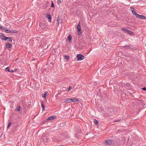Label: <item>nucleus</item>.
Returning <instances> with one entry per match:
<instances>
[{
	"label": "nucleus",
	"instance_id": "1",
	"mask_svg": "<svg viewBox=\"0 0 146 146\" xmlns=\"http://www.w3.org/2000/svg\"><path fill=\"white\" fill-rule=\"evenodd\" d=\"M105 144L106 145H113L114 144V141L112 139H108L106 140Z\"/></svg>",
	"mask_w": 146,
	"mask_h": 146
},
{
	"label": "nucleus",
	"instance_id": "2",
	"mask_svg": "<svg viewBox=\"0 0 146 146\" xmlns=\"http://www.w3.org/2000/svg\"><path fill=\"white\" fill-rule=\"evenodd\" d=\"M77 29L78 30V33L79 35L82 34V31L81 30V27L80 22H79L77 26Z\"/></svg>",
	"mask_w": 146,
	"mask_h": 146
},
{
	"label": "nucleus",
	"instance_id": "3",
	"mask_svg": "<svg viewBox=\"0 0 146 146\" xmlns=\"http://www.w3.org/2000/svg\"><path fill=\"white\" fill-rule=\"evenodd\" d=\"M77 60H81L84 58V56L81 54H78L77 55Z\"/></svg>",
	"mask_w": 146,
	"mask_h": 146
},
{
	"label": "nucleus",
	"instance_id": "4",
	"mask_svg": "<svg viewBox=\"0 0 146 146\" xmlns=\"http://www.w3.org/2000/svg\"><path fill=\"white\" fill-rule=\"evenodd\" d=\"M122 30L125 32L126 33H127L129 35H131L133 34V32L130 31V30L124 28L122 29Z\"/></svg>",
	"mask_w": 146,
	"mask_h": 146
},
{
	"label": "nucleus",
	"instance_id": "5",
	"mask_svg": "<svg viewBox=\"0 0 146 146\" xmlns=\"http://www.w3.org/2000/svg\"><path fill=\"white\" fill-rule=\"evenodd\" d=\"M3 30L5 32L9 33H11V30H10L9 29H6V28L5 27H3Z\"/></svg>",
	"mask_w": 146,
	"mask_h": 146
},
{
	"label": "nucleus",
	"instance_id": "6",
	"mask_svg": "<svg viewBox=\"0 0 146 146\" xmlns=\"http://www.w3.org/2000/svg\"><path fill=\"white\" fill-rule=\"evenodd\" d=\"M137 17L142 19H146V17L143 15H138Z\"/></svg>",
	"mask_w": 146,
	"mask_h": 146
},
{
	"label": "nucleus",
	"instance_id": "7",
	"mask_svg": "<svg viewBox=\"0 0 146 146\" xmlns=\"http://www.w3.org/2000/svg\"><path fill=\"white\" fill-rule=\"evenodd\" d=\"M56 117L55 116H51L49 117L48 118L46 119V121H47L48 120H52L55 119Z\"/></svg>",
	"mask_w": 146,
	"mask_h": 146
},
{
	"label": "nucleus",
	"instance_id": "8",
	"mask_svg": "<svg viewBox=\"0 0 146 146\" xmlns=\"http://www.w3.org/2000/svg\"><path fill=\"white\" fill-rule=\"evenodd\" d=\"M6 46L7 48H9L12 47V45L10 43H8L6 44Z\"/></svg>",
	"mask_w": 146,
	"mask_h": 146
},
{
	"label": "nucleus",
	"instance_id": "9",
	"mask_svg": "<svg viewBox=\"0 0 146 146\" xmlns=\"http://www.w3.org/2000/svg\"><path fill=\"white\" fill-rule=\"evenodd\" d=\"M46 17L48 18V20L49 22H51V16L50 15H48L46 16Z\"/></svg>",
	"mask_w": 146,
	"mask_h": 146
},
{
	"label": "nucleus",
	"instance_id": "10",
	"mask_svg": "<svg viewBox=\"0 0 146 146\" xmlns=\"http://www.w3.org/2000/svg\"><path fill=\"white\" fill-rule=\"evenodd\" d=\"M44 103L42 101L41 102V106L42 108V111H43L44 110L45 106L43 104Z\"/></svg>",
	"mask_w": 146,
	"mask_h": 146
},
{
	"label": "nucleus",
	"instance_id": "11",
	"mask_svg": "<svg viewBox=\"0 0 146 146\" xmlns=\"http://www.w3.org/2000/svg\"><path fill=\"white\" fill-rule=\"evenodd\" d=\"M48 94V92H45L43 94H42V96L43 97V98H45L46 97Z\"/></svg>",
	"mask_w": 146,
	"mask_h": 146
},
{
	"label": "nucleus",
	"instance_id": "12",
	"mask_svg": "<svg viewBox=\"0 0 146 146\" xmlns=\"http://www.w3.org/2000/svg\"><path fill=\"white\" fill-rule=\"evenodd\" d=\"M78 100V99H77L75 98H73L71 99V102H75L76 101H77Z\"/></svg>",
	"mask_w": 146,
	"mask_h": 146
},
{
	"label": "nucleus",
	"instance_id": "13",
	"mask_svg": "<svg viewBox=\"0 0 146 146\" xmlns=\"http://www.w3.org/2000/svg\"><path fill=\"white\" fill-rule=\"evenodd\" d=\"M60 17L59 16V15H58V17L57 19V22L58 23V26L59 24V21H60Z\"/></svg>",
	"mask_w": 146,
	"mask_h": 146
},
{
	"label": "nucleus",
	"instance_id": "14",
	"mask_svg": "<svg viewBox=\"0 0 146 146\" xmlns=\"http://www.w3.org/2000/svg\"><path fill=\"white\" fill-rule=\"evenodd\" d=\"M71 101V98H68L66 100L65 102H66V103H68L70 102Z\"/></svg>",
	"mask_w": 146,
	"mask_h": 146
},
{
	"label": "nucleus",
	"instance_id": "15",
	"mask_svg": "<svg viewBox=\"0 0 146 146\" xmlns=\"http://www.w3.org/2000/svg\"><path fill=\"white\" fill-rule=\"evenodd\" d=\"M68 40L69 42H70L72 39V36L71 35H69L68 37Z\"/></svg>",
	"mask_w": 146,
	"mask_h": 146
},
{
	"label": "nucleus",
	"instance_id": "16",
	"mask_svg": "<svg viewBox=\"0 0 146 146\" xmlns=\"http://www.w3.org/2000/svg\"><path fill=\"white\" fill-rule=\"evenodd\" d=\"M9 37H6L4 36L3 38H2V40L4 41L6 40L7 39H9Z\"/></svg>",
	"mask_w": 146,
	"mask_h": 146
},
{
	"label": "nucleus",
	"instance_id": "17",
	"mask_svg": "<svg viewBox=\"0 0 146 146\" xmlns=\"http://www.w3.org/2000/svg\"><path fill=\"white\" fill-rule=\"evenodd\" d=\"M132 13L133 15H135L137 17L138 16V15L139 14H138L135 11H132Z\"/></svg>",
	"mask_w": 146,
	"mask_h": 146
},
{
	"label": "nucleus",
	"instance_id": "18",
	"mask_svg": "<svg viewBox=\"0 0 146 146\" xmlns=\"http://www.w3.org/2000/svg\"><path fill=\"white\" fill-rule=\"evenodd\" d=\"M11 30V33H18V31L15 30Z\"/></svg>",
	"mask_w": 146,
	"mask_h": 146
},
{
	"label": "nucleus",
	"instance_id": "19",
	"mask_svg": "<svg viewBox=\"0 0 146 146\" xmlns=\"http://www.w3.org/2000/svg\"><path fill=\"white\" fill-rule=\"evenodd\" d=\"M4 36V35L2 33H0V38L1 40L2 38H3Z\"/></svg>",
	"mask_w": 146,
	"mask_h": 146
},
{
	"label": "nucleus",
	"instance_id": "20",
	"mask_svg": "<svg viewBox=\"0 0 146 146\" xmlns=\"http://www.w3.org/2000/svg\"><path fill=\"white\" fill-rule=\"evenodd\" d=\"M21 107L20 106H17L16 108V110L18 111H19L20 110Z\"/></svg>",
	"mask_w": 146,
	"mask_h": 146
},
{
	"label": "nucleus",
	"instance_id": "21",
	"mask_svg": "<svg viewBox=\"0 0 146 146\" xmlns=\"http://www.w3.org/2000/svg\"><path fill=\"white\" fill-rule=\"evenodd\" d=\"M63 1V0H58L57 1V3L58 4H59L60 3L62 2Z\"/></svg>",
	"mask_w": 146,
	"mask_h": 146
},
{
	"label": "nucleus",
	"instance_id": "22",
	"mask_svg": "<svg viewBox=\"0 0 146 146\" xmlns=\"http://www.w3.org/2000/svg\"><path fill=\"white\" fill-rule=\"evenodd\" d=\"M99 111H101L102 112H103L104 111L103 109L102 108H101V107H100L99 108Z\"/></svg>",
	"mask_w": 146,
	"mask_h": 146
},
{
	"label": "nucleus",
	"instance_id": "23",
	"mask_svg": "<svg viewBox=\"0 0 146 146\" xmlns=\"http://www.w3.org/2000/svg\"><path fill=\"white\" fill-rule=\"evenodd\" d=\"M94 123L97 125H98V121L96 120V119H95L94 120Z\"/></svg>",
	"mask_w": 146,
	"mask_h": 146
},
{
	"label": "nucleus",
	"instance_id": "24",
	"mask_svg": "<svg viewBox=\"0 0 146 146\" xmlns=\"http://www.w3.org/2000/svg\"><path fill=\"white\" fill-rule=\"evenodd\" d=\"M10 69H9V68L8 67H7L5 68V70L7 71H8V72H10Z\"/></svg>",
	"mask_w": 146,
	"mask_h": 146
},
{
	"label": "nucleus",
	"instance_id": "25",
	"mask_svg": "<svg viewBox=\"0 0 146 146\" xmlns=\"http://www.w3.org/2000/svg\"><path fill=\"white\" fill-rule=\"evenodd\" d=\"M51 7H54V5L53 1H51Z\"/></svg>",
	"mask_w": 146,
	"mask_h": 146
},
{
	"label": "nucleus",
	"instance_id": "26",
	"mask_svg": "<svg viewBox=\"0 0 146 146\" xmlns=\"http://www.w3.org/2000/svg\"><path fill=\"white\" fill-rule=\"evenodd\" d=\"M65 58L67 60H68L70 58V57L69 56L67 55H65L64 56Z\"/></svg>",
	"mask_w": 146,
	"mask_h": 146
},
{
	"label": "nucleus",
	"instance_id": "27",
	"mask_svg": "<svg viewBox=\"0 0 146 146\" xmlns=\"http://www.w3.org/2000/svg\"><path fill=\"white\" fill-rule=\"evenodd\" d=\"M11 122H10L8 124V125L7 126V128H8L9 127L11 126Z\"/></svg>",
	"mask_w": 146,
	"mask_h": 146
},
{
	"label": "nucleus",
	"instance_id": "28",
	"mask_svg": "<svg viewBox=\"0 0 146 146\" xmlns=\"http://www.w3.org/2000/svg\"><path fill=\"white\" fill-rule=\"evenodd\" d=\"M130 9L131 11L132 12V11H135L133 7H130Z\"/></svg>",
	"mask_w": 146,
	"mask_h": 146
},
{
	"label": "nucleus",
	"instance_id": "29",
	"mask_svg": "<svg viewBox=\"0 0 146 146\" xmlns=\"http://www.w3.org/2000/svg\"><path fill=\"white\" fill-rule=\"evenodd\" d=\"M9 38L8 39H9V40L8 41L10 42H12V41L13 40L12 39V38L10 37H9Z\"/></svg>",
	"mask_w": 146,
	"mask_h": 146
},
{
	"label": "nucleus",
	"instance_id": "30",
	"mask_svg": "<svg viewBox=\"0 0 146 146\" xmlns=\"http://www.w3.org/2000/svg\"><path fill=\"white\" fill-rule=\"evenodd\" d=\"M121 120V119H118V120H115V121H114V122H118V121H120Z\"/></svg>",
	"mask_w": 146,
	"mask_h": 146
},
{
	"label": "nucleus",
	"instance_id": "31",
	"mask_svg": "<svg viewBox=\"0 0 146 146\" xmlns=\"http://www.w3.org/2000/svg\"><path fill=\"white\" fill-rule=\"evenodd\" d=\"M142 90L143 91L146 90V87H144L141 88Z\"/></svg>",
	"mask_w": 146,
	"mask_h": 146
},
{
	"label": "nucleus",
	"instance_id": "32",
	"mask_svg": "<svg viewBox=\"0 0 146 146\" xmlns=\"http://www.w3.org/2000/svg\"><path fill=\"white\" fill-rule=\"evenodd\" d=\"M15 70H16V69H15L14 70H13L12 69H11L10 70V72H14V71H16Z\"/></svg>",
	"mask_w": 146,
	"mask_h": 146
},
{
	"label": "nucleus",
	"instance_id": "33",
	"mask_svg": "<svg viewBox=\"0 0 146 146\" xmlns=\"http://www.w3.org/2000/svg\"><path fill=\"white\" fill-rule=\"evenodd\" d=\"M126 86H129L130 84H129V83H127L126 84Z\"/></svg>",
	"mask_w": 146,
	"mask_h": 146
},
{
	"label": "nucleus",
	"instance_id": "34",
	"mask_svg": "<svg viewBox=\"0 0 146 146\" xmlns=\"http://www.w3.org/2000/svg\"><path fill=\"white\" fill-rule=\"evenodd\" d=\"M123 47H130V46H127V45H126V46H123Z\"/></svg>",
	"mask_w": 146,
	"mask_h": 146
},
{
	"label": "nucleus",
	"instance_id": "35",
	"mask_svg": "<svg viewBox=\"0 0 146 146\" xmlns=\"http://www.w3.org/2000/svg\"><path fill=\"white\" fill-rule=\"evenodd\" d=\"M3 27L2 26H0V29H2L3 30Z\"/></svg>",
	"mask_w": 146,
	"mask_h": 146
},
{
	"label": "nucleus",
	"instance_id": "36",
	"mask_svg": "<svg viewBox=\"0 0 146 146\" xmlns=\"http://www.w3.org/2000/svg\"><path fill=\"white\" fill-rule=\"evenodd\" d=\"M72 89V88H71V87H69V88H68V91H69V90H70V89Z\"/></svg>",
	"mask_w": 146,
	"mask_h": 146
},
{
	"label": "nucleus",
	"instance_id": "37",
	"mask_svg": "<svg viewBox=\"0 0 146 146\" xmlns=\"http://www.w3.org/2000/svg\"><path fill=\"white\" fill-rule=\"evenodd\" d=\"M105 115V116H107L108 115H107V114H105V115Z\"/></svg>",
	"mask_w": 146,
	"mask_h": 146
}]
</instances>
